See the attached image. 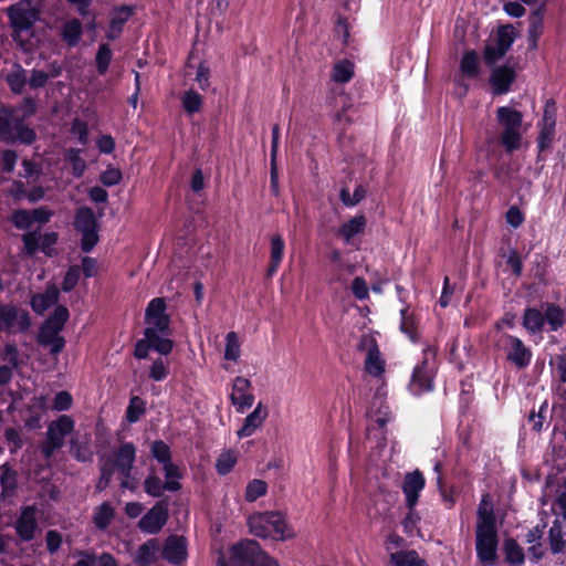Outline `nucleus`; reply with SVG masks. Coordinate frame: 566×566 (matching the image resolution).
Wrapping results in <instances>:
<instances>
[{
    "label": "nucleus",
    "mask_w": 566,
    "mask_h": 566,
    "mask_svg": "<svg viewBox=\"0 0 566 566\" xmlns=\"http://www.w3.org/2000/svg\"><path fill=\"white\" fill-rule=\"evenodd\" d=\"M268 416V409L262 402H259L255 409L245 417L242 427L238 430L239 438L252 436L255 430L262 426Z\"/></svg>",
    "instance_id": "nucleus-18"
},
{
    "label": "nucleus",
    "mask_w": 566,
    "mask_h": 566,
    "mask_svg": "<svg viewBox=\"0 0 566 566\" xmlns=\"http://www.w3.org/2000/svg\"><path fill=\"white\" fill-rule=\"evenodd\" d=\"M122 179L123 174L120 169L112 166L107 167L99 176V180L105 187L116 186L122 181Z\"/></svg>",
    "instance_id": "nucleus-62"
},
{
    "label": "nucleus",
    "mask_w": 566,
    "mask_h": 566,
    "mask_svg": "<svg viewBox=\"0 0 566 566\" xmlns=\"http://www.w3.org/2000/svg\"><path fill=\"white\" fill-rule=\"evenodd\" d=\"M181 105L187 114L193 115L201 109L202 97L197 91L188 90L181 98Z\"/></svg>",
    "instance_id": "nucleus-43"
},
{
    "label": "nucleus",
    "mask_w": 566,
    "mask_h": 566,
    "mask_svg": "<svg viewBox=\"0 0 566 566\" xmlns=\"http://www.w3.org/2000/svg\"><path fill=\"white\" fill-rule=\"evenodd\" d=\"M70 317V312L66 306L57 305L54 311L45 319L51 326L56 327L60 332L64 328L65 323Z\"/></svg>",
    "instance_id": "nucleus-51"
},
{
    "label": "nucleus",
    "mask_w": 566,
    "mask_h": 566,
    "mask_svg": "<svg viewBox=\"0 0 566 566\" xmlns=\"http://www.w3.org/2000/svg\"><path fill=\"white\" fill-rule=\"evenodd\" d=\"M146 412L145 401L138 397L134 396L129 400V405L126 409V419L129 423L137 422L140 417Z\"/></svg>",
    "instance_id": "nucleus-46"
},
{
    "label": "nucleus",
    "mask_w": 566,
    "mask_h": 566,
    "mask_svg": "<svg viewBox=\"0 0 566 566\" xmlns=\"http://www.w3.org/2000/svg\"><path fill=\"white\" fill-rule=\"evenodd\" d=\"M82 151L80 148H69L64 155L65 160L71 164L72 175L75 178H81L87 167L85 160L81 157Z\"/></svg>",
    "instance_id": "nucleus-39"
},
{
    "label": "nucleus",
    "mask_w": 566,
    "mask_h": 566,
    "mask_svg": "<svg viewBox=\"0 0 566 566\" xmlns=\"http://www.w3.org/2000/svg\"><path fill=\"white\" fill-rule=\"evenodd\" d=\"M426 486V479L423 473L416 469L412 472H407L401 483V491L406 496V506H417L421 491Z\"/></svg>",
    "instance_id": "nucleus-12"
},
{
    "label": "nucleus",
    "mask_w": 566,
    "mask_h": 566,
    "mask_svg": "<svg viewBox=\"0 0 566 566\" xmlns=\"http://www.w3.org/2000/svg\"><path fill=\"white\" fill-rule=\"evenodd\" d=\"M232 566H280L255 539H241L231 545Z\"/></svg>",
    "instance_id": "nucleus-3"
},
{
    "label": "nucleus",
    "mask_w": 566,
    "mask_h": 566,
    "mask_svg": "<svg viewBox=\"0 0 566 566\" xmlns=\"http://www.w3.org/2000/svg\"><path fill=\"white\" fill-rule=\"evenodd\" d=\"M389 559L392 566H428L415 549L391 553Z\"/></svg>",
    "instance_id": "nucleus-31"
},
{
    "label": "nucleus",
    "mask_w": 566,
    "mask_h": 566,
    "mask_svg": "<svg viewBox=\"0 0 566 566\" xmlns=\"http://www.w3.org/2000/svg\"><path fill=\"white\" fill-rule=\"evenodd\" d=\"M144 336L148 338L151 349L160 355L167 356L172 352L174 342L168 336L157 333L155 328H145Z\"/></svg>",
    "instance_id": "nucleus-29"
},
{
    "label": "nucleus",
    "mask_w": 566,
    "mask_h": 566,
    "mask_svg": "<svg viewBox=\"0 0 566 566\" xmlns=\"http://www.w3.org/2000/svg\"><path fill=\"white\" fill-rule=\"evenodd\" d=\"M144 336L148 338L151 349L160 355L167 356L172 352L174 342L168 336L157 333L155 328H145Z\"/></svg>",
    "instance_id": "nucleus-30"
},
{
    "label": "nucleus",
    "mask_w": 566,
    "mask_h": 566,
    "mask_svg": "<svg viewBox=\"0 0 566 566\" xmlns=\"http://www.w3.org/2000/svg\"><path fill=\"white\" fill-rule=\"evenodd\" d=\"M555 137V127L542 126L537 136L538 159L541 154L552 146Z\"/></svg>",
    "instance_id": "nucleus-55"
},
{
    "label": "nucleus",
    "mask_w": 566,
    "mask_h": 566,
    "mask_svg": "<svg viewBox=\"0 0 566 566\" xmlns=\"http://www.w3.org/2000/svg\"><path fill=\"white\" fill-rule=\"evenodd\" d=\"M33 400L34 402L29 403L24 408L20 409L21 419L23 420L24 427L28 430H36L41 428L43 406L41 401H38L36 398Z\"/></svg>",
    "instance_id": "nucleus-27"
},
{
    "label": "nucleus",
    "mask_w": 566,
    "mask_h": 566,
    "mask_svg": "<svg viewBox=\"0 0 566 566\" xmlns=\"http://www.w3.org/2000/svg\"><path fill=\"white\" fill-rule=\"evenodd\" d=\"M545 7L542 4L531 12L528 17V45L532 49L537 46V42L544 29Z\"/></svg>",
    "instance_id": "nucleus-22"
},
{
    "label": "nucleus",
    "mask_w": 566,
    "mask_h": 566,
    "mask_svg": "<svg viewBox=\"0 0 566 566\" xmlns=\"http://www.w3.org/2000/svg\"><path fill=\"white\" fill-rule=\"evenodd\" d=\"M81 277V268L78 265H71L67 271L65 272V275L63 277V281L61 283V290L65 293H69L73 291Z\"/></svg>",
    "instance_id": "nucleus-53"
},
{
    "label": "nucleus",
    "mask_w": 566,
    "mask_h": 566,
    "mask_svg": "<svg viewBox=\"0 0 566 566\" xmlns=\"http://www.w3.org/2000/svg\"><path fill=\"white\" fill-rule=\"evenodd\" d=\"M504 553H505V560L510 565L521 566L525 562L524 551L514 538L505 539Z\"/></svg>",
    "instance_id": "nucleus-38"
},
{
    "label": "nucleus",
    "mask_w": 566,
    "mask_h": 566,
    "mask_svg": "<svg viewBox=\"0 0 566 566\" xmlns=\"http://www.w3.org/2000/svg\"><path fill=\"white\" fill-rule=\"evenodd\" d=\"M515 40L512 25H504L497 30L496 45L504 51H509Z\"/></svg>",
    "instance_id": "nucleus-58"
},
{
    "label": "nucleus",
    "mask_w": 566,
    "mask_h": 566,
    "mask_svg": "<svg viewBox=\"0 0 566 566\" xmlns=\"http://www.w3.org/2000/svg\"><path fill=\"white\" fill-rule=\"evenodd\" d=\"M548 543L553 554H560L566 548V541L564 538L563 527L559 520H554L548 531Z\"/></svg>",
    "instance_id": "nucleus-36"
},
{
    "label": "nucleus",
    "mask_w": 566,
    "mask_h": 566,
    "mask_svg": "<svg viewBox=\"0 0 566 566\" xmlns=\"http://www.w3.org/2000/svg\"><path fill=\"white\" fill-rule=\"evenodd\" d=\"M407 509H408V512L405 515V517L401 522V525H402L403 532L407 535H412L417 527V524L420 522V515L416 511V506H411V507H407Z\"/></svg>",
    "instance_id": "nucleus-63"
},
{
    "label": "nucleus",
    "mask_w": 566,
    "mask_h": 566,
    "mask_svg": "<svg viewBox=\"0 0 566 566\" xmlns=\"http://www.w3.org/2000/svg\"><path fill=\"white\" fill-rule=\"evenodd\" d=\"M75 422L72 417L62 415L55 421H52L49 428H53L60 436H69L74 430Z\"/></svg>",
    "instance_id": "nucleus-59"
},
{
    "label": "nucleus",
    "mask_w": 566,
    "mask_h": 566,
    "mask_svg": "<svg viewBox=\"0 0 566 566\" xmlns=\"http://www.w3.org/2000/svg\"><path fill=\"white\" fill-rule=\"evenodd\" d=\"M499 343L506 355V360L518 369L530 366L533 357L532 349L517 336L504 333L501 335Z\"/></svg>",
    "instance_id": "nucleus-7"
},
{
    "label": "nucleus",
    "mask_w": 566,
    "mask_h": 566,
    "mask_svg": "<svg viewBox=\"0 0 566 566\" xmlns=\"http://www.w3.org/2000/svg\"><path fill=\"white\" fill-rule=\"evenodd\" d=\"M115 509L109 502H103L93 512V523L99 531H105L115 517Z\"/></svg>",
    "instance_id": "nucleus-32"
},
{
    "label": "nucleus",
    "mask_w": 566,
    "mask_h": 566,
    "mask_svg": "<svg viewBox=\"0 0 566 566\" xmlns=\"http://www.w3.org/2000/svg\"><path fill=\"white\" fill-rule=\"evenodd\" d=\"M418 324L419 321L416 314L413 312H409V305L400 310L399 328L412 343H417L419 340Z\"/></svg>",
    "instance_id": "nucleus-28"
},
{
    "label": "nucleus",
    "mask_w": 566,
    "mask_h": 566,
    "mask_svg": "<svg viewBox=\"0 0 566 566\" xmlns=\"http://www.w3.org/2000/svg\"><path fill=\"white\" fill-rule=\"evenodd\" d=\"M145 323L148 325L146 328H155L157 333H160L164 336H169L171 334L170 317L168 314L155 316L153 319L145 321Z\"/></svg>",
    "instance_id": "nucleus-57"
},
{
    "label": "nucleus",
    "mask_w": 566,
    "mask_h": 566,
    "mask_svg": "<svg viewBox=\"0 0 566 566\" xmlns=\"http://www.w3.org/2000/svg\"><path fill=\"white\" fill-rule=\"evenodd\" d=\"M475 535V551L479 560L483 565H493L499 544L496 520L493 511L486 510L482 504L478 509Z\"/></svg>",
    "instance_id": "nucleus-1"
},
{
    "label": "nucleus",
    "mask_w": 566,
    "mask_h": 566,
    "mask_svg": "<svg viewBox=\"0 0 566 566\" xmlns=\"http://www.w3.org/2000/svg\"><path fill=\"white\" fill-rule=\"evenodd\" d=\"M144 491L151 497H160L167 490L165 488V482L151 472L144 480Z\"/></svg>",
    "instance_id": "nucleus-45"
},
{
    "label": "nucleus",
    "mask_w": 566,
    "mask_h": 566,
    "mask_svg": "<svg viewBox=\"0 0 566 566\" xmlns=\"http://www.w3.org/2000/svg\"><path fill=\"white\" fill-rule=\"evenodd\" d=\"M22 242L25 254L30 256L34 255L39 250H41L40 232L38 230L29 231L22 234Z\"/></svg>",
    "instance_id": "nucleus-56"
},
{
    "label": "nucleus",
    "mask_w": 566,
    "mask_h": 566,
    "mask_svg": "<svg viewBox=\"0 0 566 566\" xmlns=\"http://www.w3.org/2000/svg\"><path fill=\"white\" fill-rule=\"evenodd\" d=\"M15 119L11 107L0 106V140H10L13 138V125Z\"/></svg>",
    "instance_id": "nucleus-37"
},
{
    "label": "nucleus",
    "mask_w": 566,
    "mask_h": 566,
    "mask_svg": "<svg viewBox=\"0 0 566 566\" xmlns=\"http://www.w3.org/2000/svg\"><path fill=\"white\" fill-rule=\"evenodd\" d=\"M460 71L467 78H476L480 74V60L474 50L464 52L460 61Z\"/></svg>",
    "instance_id": "nucleus-33"
},
{
    "label": "nucleus",
    "mask_w": 566,
    "mask_h": 566,
    "mask_svg": "<svg viewBox=\"0 0 566 566\" xmlns=\"http://www.w3.org/2000/svg\"><path fill=\"white\" fill-rule=\"evenodd\" d=\"M156 549V539H148L147 542L142 544L135 557L136 564H138L139 566H149L154 562Z\"/></svg>",
    "instance_id": "nucleus-41"
},
{
    "label": "nucleus",
    "mask_w": 566,
    "mask_h": 566,
    "mask_svg": "<svg viewBox=\"0 0 566 566\" xmlns=\"http://www.w3.org/2000/svg\"><path fill=\"white\" fill-rule=\"evenodd\" d=\"M285 250V241L281 234H274L271 238V247H270V262L266 269V277L271 279L279 270Z\"/></svg>",
    "instance_id": "nucleus-21"
},
{
    "label": "nucleus",
    "mask_w": 566,
    "mask_h": 566,
    "mask_svg": "<svg viewBox=\"0 0 566 566\" xmlns=\"http://www.w3.org/2000/svg\"><path fill=\"white\" fill-rule=\"evenodd\" d=\"M543 314L549 332H557L565 325L566 313L558 304L546 302Z\"/></svg>",
    "instance_id": "nucleus-24"
},
{
    "label": "nucleus",
    "mask_w": 566,
    "mask_h": 566,
    "mask_svg": "<svg viewBox=\"0 0 566 566\" xmlns=\"http://www.w3.org/2000/svg\"><path fill=\"white\" fill-rule=\"evenodd\" d=\"M135 13V7L122 4L114 8L109 19V30L106 33V39L109 41L117 40L124 29L125 23Z\"/></svg>",
    "instance_id": "nucleus-16"
},
{
    "label": "nucleus",
    "mask_w": 566,
    "mask_h": 566,
    "mask_svg": "<svg viewBox=\"0 0 566 566\" xmlns=\"http://www.w3.org/2000/svg\"><path fill=\"white\" fill-rule=\"evenodd\" d=\"M34 506H24L15 522V533L23 542H30L34 538L38 528Z\"/></svg>",
    "instance_id": "nucleus-14"
},
{
    "label": "nucleus",
    "mask_w": 566,
    "mask_h": 566,
    "mask_svg": "<svg viewBox=\"0 0 566 566\" xmlns=\"http://www.w3.org/2000/svg\"><path fill=\"white\" fill-rule=\"evenodd\" d=\"M366 224V217L363 213L357 214L339 227L337 237L342 238L344 242L348 244L354 237L365 231Z\"/></svg>",
    "instance_id": "nucleus-23"
},
{
    "label": "nucleus",
    "mask_w": 566,
    "mask_h": 566,
    "mask_svg": "<svg viewBox=\"0 0 566 566\" xmlns=\"http://www.w3.org/2000/svg\"><path fill=\"white\" fill-rule=\"evenodd\" d=\"M151 455L160 464H166L172 461V453L170 447L163 440H155L150 446Z\"/></svg>",
    "instance_id": "nucleus-48"
},
{
    "label": "nucleus",
    "mask_w": 566,
    "mask_h": 566,
    "mask_svg": "<svg viewBox=\"0 0 566 566\" xmlns=\"http://www.w3.org/2000/svg\"><path fill=\"white\" fill-rule=\"evenodd\" d=\"M59 298V289L55 285H51L46 287L44 293L34 294L31 297L30 305L38 315H42L48 308L56 304Z\"/></svg>",
    "instance_id": "nucleus-20"
},
{
    "label": "nucleus",
    "mask_w": 566,
    "mask_h": 566,
    "mask_svg": "<svg viewBox=\"0 0 566 566\" xmlns=\"http://www.w3.org/2000/svg\"><path fill=\"white\" fill-rule=\"evenodd\" d=\"M31 212L27 209H17L10 216V222L19 230H29L32 227Z\"/></svg>",
    "instance_id": "nucleus-54"
},
{
    "label": "nucleus",
    "mask_w": 566,
    "mask_h": 566,
    "mask_svg": "<svg viewBox=\"0 0 566 566\" xmlns=\"http://www.w3.org/2000/svg\"><path fill=\"white\" fill-rule=\"evenodd\" d=\"M0 488L4 496H10L17 489V472L6 468L0 473Z\"/></svg>",
    "instance_id": "nucleus-49"
},
{
    "label": "nucleus",
    "mask_w": 566,
    "mask_h": 566,
    "mask_svg": "<svg viewBox=\"0 0 566 566\" xmlns=\"http://www.w3.org/2000/svg\"><path fill=\"white\" fill-rule=\"evenodd\" d=\"M166 301L163 297L153 298L145 310V321L153 319L155 316L166 314Z\"/></svg>",
    "instance_id": "nucleus-61"
},
{
    "label": "nucleus",
    "mask_w": 566,
    "mask_h": 566,
    "mask_svg": "<svg viewBox=\"0 0 566 566\" xmlns=\"http://www.w3.org/2000/svg\"><path fill=\"white\" fill-rule=\"evenodd\" d=\"M169 375V368L161 358L153 361L149 368V378L154 381H163Z\"/></svg>",
    "instance_id": "nucleus-64"
},
{
    "label": "nucleus",
    "mask_w": 566,
    "mask_h": 566,
    "mask_svg": "<svg viewBox=\"0 0 566 566\" xmlns=\"http://www.w3.org/2000/svg\"><path fill=\"white\" fill-rule=\"evenodd\" d=\"M6 13L15 41L22 32L31 30L39 19V10L31 6L30 0H21L11 4L7 8Z\"/></svg>",
    "instance_id": "nucleus-6"
},
{
    "label": "nucleus",
    "mask_w": 566,
    "mask_h": 566,
    "mask_svg": "<svg viewBox=\"0 0 566 566\" xmlns=\"http://www.w3.org/2000/svg\"><path fill=\"white\" fill-rule=\"evenodd\" d=\"M268 492V484L263 480L254 479L250 481L245 489V501L247 502H254L259 497L265 495Z\"/></svg>",
    "instance_id": "nucleus-50"
},
{
    "label": "nucleus",
    "mask_w": 566,
    "mask_h": 566,
    "mask_svg": "<svg viewBox=\"0 0 566 566\" xmlns=\"http://www.w3.org/2000/svg\"><path fill=\"white\" fill-rule=\"evenodd\" d=\"M113 59V51L108 43H101L95 55L96 71L99 75H105Z\"/></svg>",
    "instance_id": "nucleus-40"
},
{
    "label": "nucleus",
    "mask_w": 566,
    "mask_h": 566,
    "mask_svg": "<svg viewBox=\"0 0 566 566\" xmlns=\"http://www.w3.org/2000/svg\"><path fill=\"white\" fill-rule=\"evenodd\" d=\"M496 119L503 127L501 144L507 153H513L521 147L523 114L510 106H501L496 109Z\"/></svg>",
    "instance_id": "nucleus-4"
},
{
    "label": "nucleus",
    "mask_w": 566,
    "mask_h": 566,
    "mask_svg": "<svg viewBox=\"0 0 566 566\" xmlns=\"http://www.w3.org/2000/svg\"><path fill=\"white\" fill-rule=\"evenodd\" d=\"M60 333L56 327L44 321L39 328L36 342L43 347H50V354L59 355L65 347V339Z\"/></svg>",
    "instance_id": "nucleus-13"
},
{
    "label": "nucleus",
    "mask_w": 566,
    "mask_h": 566,
    "mask_svg": "<svg viewBox=\"0 0 566 566\" xmlns=\"http://www.w3.org/2000/svg\"><path fill=\"white\" fill-rule=\"evenodd\" d=\"M248 526L250 533L260 538L285 541L295 536L285 515L279 511L254 513L249 516Z\"/></svg>",
    "instance_id": "nucleus-2"
},
{
    "label": "nucleus",
    "mask_w": 566,
    "mask_h": 566,
    "mask_svg": "<svg viewBox=\"0 0 566 566\" xmlns=\"http://www.w3.org/2000/svg\"><path fill=\"white\" fill-rule=\"evenodd\" d=\"M237 461V453L232 450H226L218 457L216 470L220 475H227L233 470Z\"/></svg>",
    "instance_id": "nucleus-44"
},
{
    "label": "nucleus",
    "mask_w": 566,
    "mask_h": 566,
    "mask_svg": "<svg viewBox=\"0 0 566 566\" xmlns=\"http://www.w3.org/2000/svg\"><path fill=\"white\" fill-rule=\"evenodd\" d=\"M358 349H367L365 371L374 378L381 377L386 370V361L381 357L377 340L374 337L363 336Z\"/></svg>",
    "instance_id": "nucleus-10"
},
{
    "label": "nucleus",
    "mask_w": 566,
    "mask_h": 566,
    "mask_svg": "<svg viewBox=\"0 0 566 566\" xmlns=\"http://www.w3.org/2000/svg\"><path fill=\"white\" fill-rule=\"evenodd\" d=\"M7 83L13 93L21 94L28 84L27 71L19 66L18 71H13L8 74Z\"/></svg>",
    "instance_id": "nucleus-47"
},
{
    "label": "nucleus",
    "mask_w": 566,
    "mask_h": 566,
    "mask_svg": "<svg viewBox=\"0 0 566 566\" xmlns=\"http://www.w3.org/2000/svg\"><path fill=\"white\" fill-rule=\"evenodd\" d=\"M73 226L81 234V250L90 253L99 242V223L93 209L87 206L76 209Z\"/></svg>",
    "instance_id": "nucleus-5"
},
{
    "label": "nucleus",
    "mask_w": 566,
    "mask_h": 566,
    "mask_svg": "<svg viewBox=\"0 0 566 566\" xmlns=\"http://www.w3.org/2000/svg\"><path fill=\"white\" fill-rule=\"evenodd\" d=\"M135 461L136 447L133 442L122 443L114 452L113 458L107 460V462H111V465H114V469L134 468Z\"/></svg>",
    "instance_id": "nucleus-19"
},
{
    "label": "nucleus",
    "mask_w": 566,
    "mask_h": 566,
    "mask_svg": "<svg viewBox=\"0 0 566 566\" xmlns=\"http://www.w3.org/2000/svg\"><path fill=\"white\" fill-rule=\"evenodd\" d=\"M515 71L507 65L495 67L490 76V84L494 94L502 95L507 93L515 81Z\"/></svg>",
    "instance_id": "nucleus-17"
},
{
    "label": "nucleus",
    "mask_w": 566,
    "mask_h": 566,
    "mask_svg": "<svg viewBox=\"0 0 566 566\" xmlns=\"http://www.w3.org/2000/svg\"><path fill=\"white\" fill-rule=\"evenodd\" d=\"M240 357V344L235 332H229L226 336L224 358L237 361Z\"/></svg>",
    "instance_id": "nucleus-52"
},
{
    "label": "nucleus",
    "mask_w": 566,
    "mask_h": 566,
    "mask_svg": "<svg viewBox=\"0 0 566 566\" xmlns=\"http://www.w3.org/2000/svg\"><path fill=\"white\" fill-rule=\"evenodd\" d=\"M355 65L352 61L343 59L334 64L331 78L335 83L345 84L352 81L355 75Z\"/></svg>",
    "instance_id": "nucleus-35"
},
{
    "label": "nucleus",
    "mask_w": 566,
    "mask_h": 566,
    "mask_svg": "<svg viewBox=\"0 0 566 566\" xmlns=\"http://www.w3.org/2000/svg\"><path fill=\"white\" fill-rule=\"evenodd\" d=\"M15 325L20 333H27L32 325L29 312L12 304H0V333L12 334Z\"/></svg>",
    "instance_id": "nucleus-8"
},
{
    "label": "nucleus",
    "mask_w": 566,
    "mask_h": 566,
    "mask_svg": "<svg viewBox=\"0 0 566 566\" xmlns=\"http://www.w3.org/2000/svg\"><path fill=\"white\" fill-rule=\"evenodd\" d=\"M522 326L531 335L542 333L545 327L543 312L537 307H526L523 312Z\"/></svg>",
    "instance_id": "nucleus-26"
},
{
    "label": "nucleus",
    "mask_w": 566,
    "mask_h": 566,
    "mask_svg": "<svg viewBox=\"0 0 566 566\" xmlns=\"http://www.w3.org/2000/svg\"><path fill=\"white\" fill-rule=\"evenodd\" d=\"M163 471L165 474V488L169 492H178L181 490L182 485L179 482L182 479L184 473L179 465L174 463L172 461L163 464Z\"/></svg>",
    "instance_id": "nucleus-34"
},
{
    "label": "nucleus",
    "mask_w": 566,
    "mask_h": 566,
    "mask_svg": "<svg viewBox=\"0 0 566 566\" xmlns=\"http://www.w3.org/2000/svg\"><path fill=\"white\" fill-rule=\"evenodd\" d=\"M433 370L429 367V359L423 357L418 364L411 375L409 390L415 396H421L424 392L433 390Z\"/></svg>",
    "instance_id": "nucleus-11"
},
{
    "label": "nucleus",
    "mask_w": 566,
    "mask_h": 566,
    "mask_svg": "<svg viewBox=\"0 0 566 566\" xmlns=\"http://www.w3.org/2000/svg\"><path fill=\"white\" fill-rule=\"evenodd\" d=\"M13 133V137L24 145H31L36 139L34 129L25 125L20 118L14 120Z\"/></svg>",
    "instance_id": "nucleus-42"
},
{
    "label": "nucleus",
    "mask_w": 566,
    "mask_h": 566,
    "mask_svg": "<svg viewBox=\"0 0 566 566\" xmlns=\"http://www.w3.org/2000/svg\"><path fill=\"white\" fill-rule=\"evenodd\" d=\"M70 132L77 136V142L82 146H86L88 144V126L86 122L80 118H74L71 124Z\"/></svg>",
    "instance_id": "nucleus-60"
},
{
    "label": "nucleus",
    "mask_w": 566,
    "mask_h": 566,
    "mask_svg": "<svg viewBox=\"0 0 566 566\" xmlns=\"http://www.w3.org/2000/svg\"><path fill=\"white\" fill-rule=\"evenodd\" d=\"M168 499L157 501L138 521V528L146 534L155 535L161 531L169 517Z\"/></svg>",
    "instance_id": "nucleus-9"
},
{
    "label": "nucleus",
    "mask_w": 566,
    "mask_h": 566,
    "mask_svg": "<svg viewBox=\"0 0 566 566\" xmlns=\"http://www.w3.org/2000/svg\"><path fill=\"white\" fill-rule=\"evenodd\" d=\"M82 34L83 25L76 18L65 21L60 31L61 39L69 48L77 46L82 39Z\"/></svg>",
    "instance_id": "nucleus-25"
},
{
    "label": "nucleus",
    "mask_w": 566,
    "mask_h": 566,
    "mask_svg": "<svg viewBox=\"0 0 566 566\" xmlns=\"http://www.w3.org/2000/svg\"><path fill=\"white\" fill-rule=\"evenodd\" d=\"M187 542L182 536L170 535L164 544L163 557L174 565H180L187 558Z\"/></svg>",
    "instance_id": "nucleus-15"
}]
</instances>
